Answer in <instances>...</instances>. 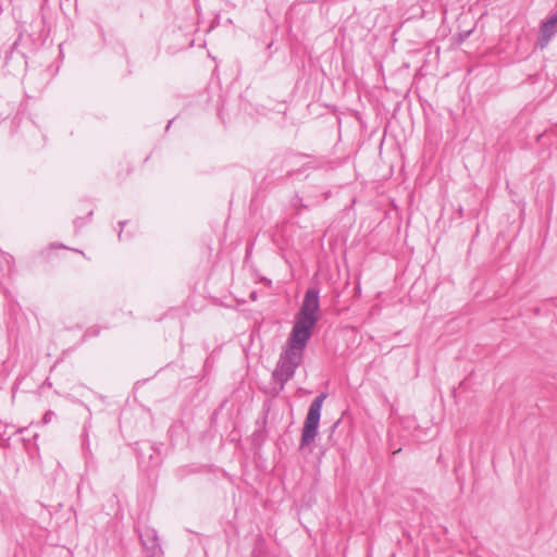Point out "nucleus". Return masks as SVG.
<instances>
[{
  "mask_svg": "<svg viewBox=\"0 0 557 557\" xmlns=\"http://www.w3.org/2000/svg\"><path fill=\"white\" fill-rule=\"evenodd\" d=\"M326 397H327L326 393H321L310 404L309 410L307 412V416H306V419L304 422V426H302L300 445H299L300 449H302L306 446H309L311 443L314 442V440L318 435L322 406H323V403Z\"/></svg>",
  "mask_w": 557,
  "mask_h": 557,
  "instance_id": "1",
  "label": "nucleus"
},
{
  "mask_svg": "<svg viewBox=\"0 0 557 557\" xmlns=\"http://www.w3.org/2000/svg\"><path fill=\"white\" fill-rule=\"evenodd\" d=\"M304 356L286 348L283 349L272 373V379L280 383V391L284 389L285 384L294 376Z\"/></svg>",
  "mask_w": 557,
  "mask_h": 557,
  "instance_id": "2",
  "label": "nucleus"
},
{
  "mask_svg": "<svg viewBox=\"0 0 557 557\" xmlns=\"http://www.w3.org/2000/svg\"><path fill=\"white\" fill-rule=\"evenodd\" d=\"M315 325L296 318L286 349L304 356L306 345Z\"/></svg>",
  "mask_w": 557,
  "mask_h": 557,
  "instance_id": "3",
  "label": "nucleus"
},
{
  "mask_svg": "<svg viewBox=\"0 0 557 557\" xmlns=\"http://www.w3.org/2000/svg\"><path fill=\"white\" fill-rule=\"evenodd\" d=\"M320 308L319 290L309 288L304 297L301 307L296 318L311 324H317V312Z\"/></svg>",
  "mask_w": 557,
  "mask_h": 557,
  "instance_id": "4",
  "label": "nucleus"
},
{
  "mask_svg": "<svg viewBox=\"0 0 557 557\" xmlns=\"http://www.w3.org/2000/svg\"><path fill=\"white\" fill-rule=\"evenodd\" d=\"M139 537L145 550L151 557H159L163 554L156 530L147 529Z\"/></svg>",
  "mask_w": 557,
  "mask_h": 557,
  "instance_id": "5",
  "label": "nucleus"
},
{
  "mask_svg": "<svg viewBox=\"0 0 557 557\" xmlns=\"http://www.w3.org/2000/svg\"><path fill=\"white\" fill-rule=\"evenodd\" d=\"M557 33V11L554 12L548 18L543 21L540 29L541 40L544 41V47L550 38Z\"/></svg>",
  "mask_w": 557,
  "mask_h": 557,
  "instance_id": "6",
  "label": "nucleus"
},
{
  "mask_svg": "<svg viewBox=\"0 0 557 557\" xmlns=\"http://www.w3.org/2000/svg\"><path fill=\"white\" fill-rule=\"evenodd\" d=\"M13 262H14V259L11 255H9L7 252L0 253V263H3L5 265V271L8 273H10L12 271Z\"/></svg>",
  "mask_w": 557,
  "mask_h": 557,
  "instance_id": "7",
  "label": "nucleus"
},
{
  "mask_svg": "<svg viewBox=\"0 0 557 557\" xmlns=\"http://www.w3.org/2000/svg\"><path fill=\"white\" fill-rule=\"evenodd\" d=\"M251 557H265V553L261 544L256 545L251 553Z\"/></svg>",
  "mask_w": 557,
  "mask_h": 557,
  "instance_id": "8",
  "label": "nucleus"
},
{
  "mask_svg": "<svg viewBox=\"0 0 557 557\" xmlns=\"http://www.w3.org/2000/svg\"><path fill=\"white\" fill-rule=\"evenodd\" d=\"M85 224V221L84 219L82 218H77L75 221H74V226L76 230H78L79 227H82L83 225Z\"/></svg>",
  "mask_w": 557,
  "mask_h": 557,
  "instance_id": "9",
  "label": "nucleus"
},
{
  "mask_svg": "<svg viewBox=\"0 0 557 557\" xmlns=\"http://www.w3.org/2000/svg\"><path fill=\"white\" fill-rule=\"evenodd\" d=\"M53 414H54V413H53L52 411H50V410H49V411H47V412L45 413V416H44V422H45V423L50 422V421H51V419H52V417H53Z\"/></svg>",
  "mask_w": 557,
  "mask_h": 557,
  "instance_id": "10",
  "label": "nucleus"
},
{
  "mask_svg": "<svg viewBox=\"0 0 557 557\" xmlns=\"http://www.w3.org/2000/svg\"><path fill=\"white\" fill-rule=\"evenodd\" d=\"M339 420H337L332 426H331V434L334 433V431L336 430V428L338 426L339 424ZM332 437V435H330V438Z\"/></svg>",
  "mask_w": 557,
  "mask_h": 557,
  "instance_id": "11",
  "label": "nucleus"
},
{
  "mask_svg": "<svg viewBox=\"0 0 557 557\" xmlns=\"http://www.w3.org/2000/svg\"><path fill=\"white\" fill-rule=\"evenodd\" d=\"M119 224L121 226V230H120V233H119V237L121 238L122 231H123L124 225L126 224V221H121Z\"/></svg>",
  "mask_w": 557,
  "mask_h": 557,
  "instance_id": "12",
  "label": "nucleus"
},
{
  "mask_svg": "<svg viewBox=\"0 0 557 557\" xmlns=\"http://www.w3.org/2000/svg\"><path fill=\"white\" fill-rule=\"evenodd\" d=\"M172 122H173V121H169V124H168V126H166V129H169V128H170V126H171Z\"/></svg>",
  "mask_w": 557,
  "mask_h": 557,
  "instance_id": "13",
  "label": "nucleus"
}]
</instances>
